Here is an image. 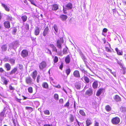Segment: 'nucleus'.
I'll return each instance as SVG.
<instances>
[{
    "label": "nucleus",
    "mask_w": 126,
    "mask_h": 126,
    "mask_svg": "<svg viewBox=\"0 0 126 126\" xmlns=\"http://www.w3.org/2000/svg\"><path fill=\"white\" fill-rule=\"evenodd\" d=\"M64 41L63 38H60V39L58 40L57 42V45L58 47H64L63 45H63L64 44L63 43Z\"/></svg>",
    "instance_id": "obj_1"
},
{
    "label": "nucleus",
    "mask_w": 126,
    "mask_h": 126,
    "mask_svg": "<svg viewBox=\"0 0 126 126\" xmlns=\"http://www.w3.org/2000/svg\"><path fill=\"white\" fill-rule=\"evenodd\" d=\"M120 121V119L118 117H115L113 118L111 120L112 124L115 125L118 124L119 123Z\"/></svg>",
    "instance_id": "obj_2"
},
{
    "label": "nucleus",
    "mask_w": 126,
    "mask_h": 126,
    "mask_svg": "<svg viewBox=\"0 0 126 126\" xmlns=\"http://www.w3.org/2000/svg\"><path fill=\"white\" fill-rule=\"evenodd\" d=\"M46 63L45 61H43L39 65V67L40 69L42 70L46 66Z\"/></svg>",
    "instance_id": "obj_3"
},
{
    "label": "nucleus",
    "mask_w": 126,
    "mask_h": 126,
    "mask_svg": "<svg viewBox=\"0 0 126 126\" xmlns=\"http://www.w3.org/2000/svg\"><path fill=\"white\" fill-rule=\"evenodd\" d=\"M28 54V51L26 50H24L22 52L21 55L22 57L23 58L27 57Z\"/></svg>",
    "instance_id": "obj_4"
},
{
    "label": "nucleus",
    "mask_w": 126,
    "mask_h": 126,
    "mask_svg": "<svg viewBox=\"0 0 126 126\" xmlns=\"http://www.w3.org/2000/svg\"><path fill=\"white\" fill-rule=\"evenodd\" d=\"M65 7L66 9L67 10H70L72 9L73 5L71 3L69 2L66 5Z\"/></svg>",
    "instance_id": "obj_5"
},
{
    "label": "nucleus",
    "mask_w": 126,
    "mask_h": 126,
    "mask_svg": "<svg viewBox=\"0 0 126 126\" xmlns=\"http://www.w3.org/2000/svg\"><path fill=\"white\" fill-rule=\"evenodd\" d=\"M26 81L27 83L29 85H31L32 84V79L30 77L26 78Z\"/></svg>",
    "instance_id": "obj_6"
},
{
    "label": "nucleus",
    "mask_w": 126,
    "mask_h": 126,
    "mask_svg": "<svg viewBox=\"0 0 126 126\" xmlns=\"http://www.w3.org/2000/svg\"><path fill=\"white\" fill-rule=\"evenodd\" d=\"M81 55L82 59L83 61L84 62L85 64L86 65L87 67V68H88L90 70H91V69L88 67V66L87 65V62L86 61V59L85 58L84 56L83 55V54H81Z\"/></svg>",
    "instance_id": "obj_7"
},
{
    "label": "nucleus",
    "mask_w": 126,
    "mask_h": 126,
    "mask_svg": "<svg viewBox=\"0 0 126 126\" xmlns=\"http://www.w3.org/2000/svg\"><path fill=\"white\" fill-rule=\"evenodd\" d=\"M49 29L48 27H46L43 33V35L44 36H46L48 32Z\"/></svg>",
    "instance_id": "obj_8"
},
{
    "label": "nucleus",
    "mask_w": 126,
    "mask_h": 126,
    "mask_svg": "<svg viewBox=\"0 0 126 126\" xmlns=\"http://www.w3.org/2000/svg\"><path fill=\"white\" fill-rule=\"evenodd\" d=\"M40 32V29L38 27H36L35 29L34 34L36 35H39Z\"/></svg>",
    "instance_id": "obj_9"
},
{
    "label": "nucleus",
    "mask_w": 126,
    "mask_h": 126,
    "mask_svg": "<svg viewBox=\"0 0 126 126\" xmlns=\"http://www.w3.org/2000/svg\"><path fill=\"white\" fill-rule=\"evenodd\" d=\"M1 6L5 9V10L7 12H9L10 11L9 8L5 4L2 3H1Z\"/></svg>",
    "instance_id": "obj_10"
},
{
    "label": "nucleus",
    "mask_w": 126,
    "mask_h": 126,
    "mask_svg": "<svg viewBox=\"0 0 126 126\" xmlns=\"http://www.w3.org/2000/svg\"><path fill=\"white\" fill-rule=\"evenodd\" d=\"M5 67L6 69V70L9 71L10 70L11 68L10 65L8 63H6L5 64Z\"/></svg>",
    "instance_id": "obj_11"
},
{
    "label": "nucleus",
    "mask_w": 126,
    "mask_h": 126,
    "mask_svg": "<svg viewBox=\"0 0 126 126\" xmlns=\"http://www.w3.org/2000/svg\"><path fill=\"white\" fill-rule=\"evenodd\" d=\"M74 76L77 78H79L80 77V75L79 72L77 70L75 71L73 73Z\"/></svg>",
    "instance_id": "obj_12"
},
{
    "label": "nucleus",
    "mask_w": 126,
    "mask_h": 126,
    "mask_svg": "<svg viewBox=\"0 0 126 126\" xmlns=\"http://www.w3.org/2000/svg\"><path fill=\"white\" fill-rule=\"evenodd\" d=\"M37 75V72L36 70H35L34 71L31 75L32 78L34 80H35L36 79V76Z\"/></svg>",
    "instance_id": "obj_13"
},
{
    "label": "nucleus",
    "mask_w": 126,
    "mask_h": 126,
    "mask_svg": "<svg viewBox=\"0 0 126 126\" xmlns=\"http://www.w3.org/2000/svg\"><path fill=\"white\" fill-rule=\"evenodd\" d=\"M4 25L5 28H9L10 27V22L8 21H5L4 22Z\"/></svg>",
    "instance_id": "obj_14"
},
{
    "label": "nucleus",
    "mask_w": 126,
    "mask_h": 126,
    "mask_svg": "<svg viewBox=\"0 0 126 126\" xmlns=\"http://www.w3.org/2000/svg\"><path fill=\"white\" fill-rule=\"evenodd\" d=\"M86 126H89L92 124L91 120L89 119H88L86 120Z\"/></svg>",
    "instance_id": "obj_15"
},
{
    "label": "nucleus",
    "mask_w": 126,
    "mask_h": 126,
    "mask_svg": "<svg viewBox=\"0 0 126 126\" xmlns=\"http://www.w3.org/2000/svg\"><path fill=\"white\" fill-rule=\"evenodd\" d=\"M60 17L63 21L66 20L68 17L67 16L64 15H61L60 16Z\"/></svg>",
    "instance_id": "obj_16"
},
{
    "label": "nucleus",
    "mask_w": 126,
    "mask_h": 126,
    "mask_svg": "<svg viewBox=\"0 0 126 126\" xmlns=\"http://www.w3.org/2000/svg\"><path fill=\"white\" fill-rule=\"evenodd\" d=\"M98 85V81H95L93 83V87L94 89H95L97 87Z\"/></svg>",
    "instance_id": "obj_17"
},
{
    "label": "nucleus",
    "mask_w": 126,
    "mask_h": 126,
    "mask_svg": "<svg viewBox=\"0 0 126 126\" xmlns=\"http://www.w3.org/2000/svg\"><path fill=\"white\" fill-rule=\"evenodd\" d=\"M113 98L116 101H120V98L118 95H116L113 97Z\"/></svg>",
    "instance_id": "obj_18"
},
{
    "label": "nucleus",
    "mask_w": 126,
    "mask_h": 126,
    "mask_svg": "<svg viewBox=\"0 0 126 126\" xmlns=\"http://www.w3.org/2000/svg\"><path fill=\"white\" fill-rule=\"evenodd\" d=\"M58 9V5L56 4L53 5L52 6V9L53 10L56 11Z\"/></svg>",
    "instance_id": "obj_19"
},
{
    "label": "nucleus",
    "mask_w": 126,
    "mask_h": 126,
    "mask_svg": "<svg viewBox=\"0 0 126 126\" xmlns=\"http://www.w3.org/2000/svg\"><path fill=\"white\" fill-rule=\"evenodd\" d=\"M92 93V90L91 89H89L86 92L85 94L86 95L90 96L91 95Z\"/></svg>",
    "instance_id": "obj_20"
},
{
    "label": "nucleus",
    "mask_w": 126,
    "mask_h": 126,
    "mask_svg": "<svg viewBox=\"0 0 126 126\" xmlns=\"http://www.w3.org/2000/svg\"><path fill=\"white\" fill-rule=\"evenodd\" d=\"M115 50L118 55H122L123 52L122 50H118L117 48H115Z\"/></svg>",
    "instance_id": "obj_21"
},
{
    "label": "nucleus",
    "mask_w": 126,
    "mask_h": 126,
    "mask_svg": "<svg viewBox=\"0 0 126 126\" xmlns=\"http://www.w3.org/2000/svg\"><path fill=\"white\" fill-rule=\"evenodd\" d=\"M19 45V42L18 41H16L13 42L12 43V45L13 47H18Z\"/></svg>",
    "instance_id": "obj_22"
},
{
    "label": "nucleus",
    "mask_w": 126,
    "mask_h": 126,
    "mask_svg": "<svg viewBox=\"0 0 126 126\" xmlns=\"http://www.w3.org/2000/svg\"><path fill=\"white\" fill-rule=\"evenodd\" d=\"M70 57L68 55L66 57L65 61L66 63H68L70 62Z\"/></svg>",
    "instance_id": "obj_23"
},
{
    "label": "nucleus",
    "mask_w": 126,
    "mask_h": 126,
    "mask_svg": "<svg viewBox=\"0 0 126 126\" xmlns=\"http://www.w3.org/2000/svg\"><path fill=\"white\" fill-rule=\"evenodd\" d=\"M21 18L22 21L24 22H25L27 20V16L25 15L22 16Z\"/></svg>",
    "instance_id": "obj_24"
},
{
    "label": "nucleus",
    "mask_w": 126,
    "mask_h": 126,
    "mask_svg": "<svg viewBox=\"0 0 126 126\" xmlns=\"http://www.w3.org/2000/svg\"><path fill=\"white\" fill-rule=\"evenodd\" d=\"M42 86L44 88L47 89L48 88V85L47 83L44 82L42 84Z\"/></svg>",
    "instance_id": "obj_25"
},
{
    "label": "nucleus",
    "mask_w": 126,
    "mask_h": 126,
    "mask_svg": "<svg viewBox=\"0 0 126 126\" xmlns=\"http://www.w3.org/2000/svg\"><path fill=\"white\" fill-rule=\"evenodd\" d=\"M102 89H100L97 92L96 95L97 96H99L102 93Z\"/></svg>",
    "instance_id": "obj_26"
},
{
    "label": "nucleus",
    "mask_w": 126,
    "mask_h": 126,
    "mask_svg": "<svg viewBox=\"0 0 126 126\" xmlns=\"http://www.w3.org/2000/svg\"><path fill=\"white\" fill-rule=\"evenodd\" d=\"M105 109L107 111L109 112L111 110V108L109 105H107L106 106Z\"/></svg>",
    "instance_id": "obj_27"
},
{
    "label": "nucleus",
    "mask_w": 126,
    "mask_h": 126,
    "mask_svg": "<svg viewBox=\"0 0 126 126\" xmlns=\"http://www.w3.org/2000/svg\"><path fill=\"white\" fill-rule=\"evenodd\" d=\"M17 69L16 68H14L10 72V74L12 75L13 74L15 73V72L17 71Z\"/></svg>",
    "instance_id": "obj_28"
},
{
    "label": "nucleus",
    "mask_w": 126,
    "mask_h": 126,
    "mask_svg": "<svg viewBox=\"0 0 126 126\" xmlns=\"http://www.w3.org/2000/svg\"><path fill=\"white\" fill-rule=\"evenodd\" d=\"M120 109L121 111L124 113L126 112V107H121Z\"/></svg>",
    "instance_id": "obj_29"
},
{
    "label": "nucleus",
    "mask_w": 126,
    "mask_h": 126,
    "mask_svg": "<svg viewBox=\"0 0 126 126\" xmlns=\"http://www.w3.org/2000/svg\"><path fill=\"white\" fill-rule=\"evenodd\" d=\"M54 98L56 100H58L59 99L58 95L56 94H55L54 95Z\"/></svg>",
    "instance_id": "obj_30"
},
{
    "label": "nucleus",
    "mask_w": 126,
    "mask_h": 126,
    "mask_svg": "<svg viewBox=\"0 0 126 126\" xmlns=\"http://www.w3.org/2000/svg\"><path fill=\"white\" fill-rule=\"evenodd\" d=\"M25 109L26 110H28V111L29 112H31L33 111V110L32 108L30 107H25Z\"/></svg>",
    "instance_id": "obj_31"
},
{
    "label": "nucleus",
    "mask_w": 126,
    "mask_h": 126,
    "mask_svg": "<svg viewBox=\"0 0 126 126\" xmlns=\"http://www.w3.org/2000/svg\"><path fill=\"white\" fill-rule=\"evenodd\" d=\"M106 51L109 52H111L113 51V49L111 48H105Z\"/></svg>",
    "instance_id": "obj_32"
},
{
    "label": "nucleus",
    "mask_w": 126,
    "mask_h": 126,
    "mask_svg": "<svg viewBox=\"0 0 126 126\" xmlns=\"http://www.w3.org/2000/svg\"><path fill=\"white\" fill-rule=\"evenodd\" d=\"M9 62L11 64L13 65L15 63V60L13 59H11L9 60Z\"/></svg>",
    "instance_id": "obj_33"
},
{
    "label": "nucleus",
    "mask_w": 126,
    "mask_h": 126,
    "mask_svg": "<svg viewBox=\"0 0 126 126\" xmlns=\"http://www.w3.org/2000/svg\"><path fill=\"white\" fill-rule=\"evenodd\" d=\"M54 29L55 31L57 33L58 32V29L57 26L56 24H54L53 26Z\"/></svg>",
    "instance_id": "obj_34"
},
{
    "label": "nucleus",
    "mask_w": 126,
    "mask_h": 126,
    "mask_svg": "<svg viewBox=\"0 0 126 126\" xmlns=\"http://www.w3.org/2000/svg\"><path fill=\"white\" fill-rule=\"evenodd\" d=\"M79 113L82 116H85L86 115L85 113L82 110H80L79 111Z\"/></svg>",
    "instance_id": "obj_35"
},
{
    "label": "nucleus",
    "mask_w": 126,
    "mask_h": 126,
    "mask_svg": "<svg viewBox=\"0 0 126 126\" xmlns=\"http://www.w3.org/2000/svg\"><path fill=\"white\" fill-rule=\"evenodd\" d=\"M69 119L70 121V122H72L74 121V118L73 115H71L70 117L69 118Z\"/></svg>",
    "instance_id": "obj_36"
},
{
    "label": "nucleus",
    "mask_w": 126,
    "mask_h": 126,
    "mask_svg": "<svg viewBox=\"0 0 126 126\" xmlns=\"http://www.w3.org/2000/svg\"><path fill=\"white\" fill-rule=\"evenodd\" d=\"M84 79L86 82L87 83H88L89 82L90 80L87 77H85L84 78Z\"/></svg>",
    "instance_id": "obj_37"
},
{
    "label": "nucleus",
    "mask_w": 126,
    "mask_h": 126,
    "mask_svg": "<svg viewBox=\"0 0 126 126\" xmlns=\"http://www.w3.org/2000/svg\"><path fill=\"white\" fill-rule=\"evenodd\" d=\"M75 86L76 88L78 89H79L80 88V85L78 83H76L75 84Z\"/></svg>",
    "instance_id": "obj_38"
},
{
    "label": "nucleus",
    "mask_w": 126,
    "mask_h": 126,
    "mask_svg": "<svg viewBox=\"0 0 126 126\" xmlns=\"http://www.w3.org/2000/svg\"><path fill=\"white\" fill-rule=\"evenodd\" d=\"M45 114L47 115H49L50 114V112L49 110H46L44 111Z\"/></svg>",
    "instance_id": "obj_39"
},
{
    "label": "nucleus",
    "mask_w": 126,
    "mask_h": 126,
    "mask_svg": "<svg viewBox=\"0 0 126 126\" xmlns=\"http://www.w3.org/2000/svg\"><path fill=\"white\" fill-rule=\"evenodd\" d=\"M68 48H64L63 50V54H66L67 52Z\"/></svg>",
    "instance_id": "obj_40"
},
{
    "label": "nucleus",
    "mask_w": 126,
    "mask_h": 126,
    "mask_svg": "<svg viewBox=\"0 0 126 126\" xmlns=\"http://www.w3.org/2000/svg\"><path fill=\"white\" fill-rule=\"evenodd\" d=\"M71 72L70 69L69 68L67 69L66 70V73L67 76H68Z\"/></svg>",
    "instance_id": "obj_41"
},
{
    "label": "nucleus",
    "mask_w": 126,
    "mask_h": 126,
    "mask_svg": "<svg viewBox=\"0 0 126 126\" xmlns=\"http://www.w3.org/2000/svg\"><path fill=\"white\" fill-rule=\"evenodd\" d=\"M5 113L4 112H1L0 114V116L1 117V119H3V117Z\"/></svg>",
    "instance_id": "obj_42"
},
{
    "label": "nucleus",
    "mask_w": 126,
    "mask_h": 126,
    "mask_svg": "<svg viewBox=\"0 0 126 126\" xmlns=\"http://www.w3.org/2000/svg\"><path fill=\"white\" fill-rule=\"evenodd\" d=\"M54 62V63H56L57 62L58 60V58L56 57L55 56L54 57V58L53 59Z\"/></svg>",
    "instance_id": "obj_43"
},
{
    "label": "nucleus",
    "mask_w": 126,
    "mask_h": 126,
    "mask_svg": "<svg viewBox=\"0 0 126 126\" xmlns=\"http://www.w3.org/2000/svg\"><path fill=\"white\" fill-rule=\"evenodd\" d=\"M31 40L33 41V43H34V45H36V43L35 41V38L33 37H32L31 36Z\"/></svg>",
    "instance_id": "obj_44"
},
{
    "label": "nucleus",
    "mask_w": 126,
    "mask_h": 126,
    "mask_svg": "<svg viewBox=\"0 0 126 126\" xmlns=\"http://www.w3.org/2000/svg\"><path fill=\"white\" fill-rule=\"evenodd\" d=\"M7 19L8 20L12 21L13 18H12V17L11 16L8 15L7 16Z\"/></svg>",
    "instance_id": "obj_45"
},
{
    "label": "nucleus",
    "mask_w": 126,
    "mask_h": 126,
    "mask_svg": "<svg viewBox=\"0 0 126 126\" xmlns=\"http://www.w3.org/2000/svg\"><path fill=\"white\" fill-rule=\"evenodd\" d=\"M28 91L29 92L32 93V87H30L28 89Z\"/></svg>",
    "instance_id": "obj_46"
},
{
    "label": "nucleus",
    "mask_w": 126,
    "mask_h": 126,
    "mask_svg": "<svg viewBox=\"0 0 126 126\" xmlns=\"http://www.w3.org/2000/svg\"><path fill=\"white\" fill-rule=\"evenodd\" d=\"M70 104L69 102L68 101L66 104L64 105V106L65 107H67L68 108Z\"/></svg>",
    "instance_id": "obj_47"
},
{
    "label": "nucleus",
    "mask_w": 126,
    "mask_h": 126,
    "mask_svg": "<svg viewBox=\"0 0 126 126\" xmlns=\"http://www.w3.org/2000/svg\"><path fill=\"white\" fill-rule=\"evenodd\" d=\"M46 52H47L50 55H51V51H50L48 49H47L46 50Z\"/></svg>",
    "instance_id": "obj_48"
},
{
    "label": "nucleus",
    "mask_w": 126,
    "mask_h": 126,
    "mask_svg": "<svg viewBox=\"0 0 126 126\" xmlns=\"http://www.w3.org/2000/svg\"><path fill=\"white\" fill-rule=\"evenodd\" d=\"M17 31V29L16 28H14L13 29V34L14 35H15L16 33V32Z\"/></svg>",
    "instance_id": "obj_49"
},
{
    "label": "nucleus",
    "mask_w": 126,
    "mask_h": 126,
    "mask_svg": "<svg viewBox=\"0 0 126 126\" xmlns=\"http://www.w3.org/2000/svg\"><path fill=\"white\" fill-rule=\"evenodd\" d=\"M28 0L32 4L34 5H36L34 4V0Z\"/></svg>",
    "instance_id": "obj_50"
},
{
    "label": "nucleus",
    "mask_w": 126,
    "mask_h": 126,
    "mask_svg": "<svg viewBox=\"0 0 126 126\" xmlns=\"http://www.w3.org/2000/svg\"><path fill=\"white\" fill-rule=\"evenodd\" d=\"M9 89L11 90H15L14 88L10 85L9 86Z\"/></svg>",
    "instance_id": "obj_51"
},
{
    "label": "nucleus",
    "mask_w": 126,
    "mask_h": 126,
    "mask_svg": "<svg viewBox=\"0 0 126 126\" xmlns=\"http://www.w3.org/2000/svg\"><path fill=\"white\" fill-rule=\"evenodd\" d=\"M41 78L40 76H38L37 79V83H39V79Z\"/></svg>",
    "instance_id": "obj_52"
},
{
    "label": "nucleus",
    "mask_w": 126,
    "mask_h": 126,
    "mask_svg": "<svg viewBox=\"0 0 126 126\" xmlns=\"http://www.w3.org/2000/svg\"><path fill=\"white\" fill-rule=\"evenodd\" d=\"M12 120L13 121V123H14L15 126H16V121L13 118L12 119Z\"/></svg>",
    "instance_id": "obj_53"
},
{
    "label": "nucleus",
    "mask_w": 126,
    "mask_h": 126,
    "mask_svg": "<svg viewBox=\"0 0 126 126\" xmlns=\"http://www.w3.org/2000/svg\"><path fill=\"white\" fill-rule=\"evenodd\" d=\"M107 29L106 28H105L103 29V32L105 33H106L107 32Z\"/></svg>",
    "instance_id": "obj_54"
},
{
    "label": "nucleus",
    "mask_w": 126,
    "mask_h": 126,
    "mask_svg": "<svg viewBox=\"0 0 126 126\" xmlns=\"http://www.w3.org/2000/svg\"><path fill=\"white\" fill-rule=\"evenodd\" d=\"M8 81L6 79H4V83L5 85H7L8 83Z\"/></svg>",
    "instance_id": "obj_55"
},
{
    "label": "nucleus",
    "mask_w": 126,
    "mask_h": 126,
    "mask_svg": "<svg viewBox=\"0 0 126 126\" xmlns=\"http://www.w3.org/2000/svg\"><path fill=\"white\" fill-rule=\"evenodd\" d=\"M19 68L20 69H22L23 68V66L22 65L19 64Z\"/></svg>",
    "instance_id": "obj_56"
},
{
    "label": "nucleus",
    "mask_w": 126,
    "mask_h": 126,
    "mask_svg": "<svg viewBox=\"0 0 126 126\" xmlns=\"http://www.w3.org/2000/svg\"><path fill=\"white\" fill-rule=\"evenodd\" d=\"M63 99H61L59 100V102L60 103H63Z\"/></svg>",
    "instance_id": "obj_57"
},
{
    "label": "nucleus",
    "mask_w": 126,
    "mask_h": 126,
    "mask_svg": "<svg viewBox=\"0 0 126 126\" xmlns=\"http://www.w3.org/2000/svg\"><path fill=\"white\" fill-rule=\"evenodd\" d=\"M79 126H82L83 125V123L79 122V124H77Z\"/></svg>",
    "instance_id": "obj_58"
},
{
    "label": "nucleus",
    "mask_w": 126,
    "mask_h": 126,
    "mask_svg": "<svg viewBox=\"0 0 126 126\" xmlns=\"http://www.w3.org/2000/svg\"><path fill=\"white\" fill-rule=\"evenodd\" d=\"M52 50L54 51H55L56 52H57V49H56V48H52Z\"/></svg>",
    "instance_id": "obj_59"
},
{
    "label": "nucleus",
    "mask_w": 126,
    "mask_h": 126,
    "mask_svg": "<svg viewBox=\"0 0 126 126\" xmlns=\"http://www.w3.org/2000/svg\"><path fill=\"white\" fill-rule=\"evenodd\" d=\"M99 126V123L97 122H95V126Z\"/></svg>",
    "instance_id": "obj_60"
},
{
    "label": "nucleus",
    "mask_w": 126,
    "mask_h": 126,
    "mask_svg": "<svg viewBox=\"0 0 126 126\" xmlns=\"http://www.w3.org/2000/svg\"><path fill=\"white\" fill-rule=\"evenodd\" d=\"M63 67V65L62 63V64L60 65L59 66L60 68L62 70Z\"/></svg>",
    "instance_id": "obj_61"
},
{
    "label": "nucleus",
    "mask_w": 126,
    "mask_h": 126,
    "mask_svg": "<svg viewBox=\"0 0 126 126\" xmlns=\"http://www.w3.org/2000/svg\"><path fill=\"white\" fill-rule=\"evenodd\" d=\"M4 71V70H3L2 68H0V72L1 73L3 72Z\"/></svg>",
    "instance_id": "obj_62"
},
{
    "label": "nucleus",
    "mask_w": 126,
    "mask_h": 126,
    "mask_svg": "<svg viewBox=\"0 0 126 126\" xmlns=\"http://www.w3.org/2000/svg\"><path fill=\"white\" fill-rule=\"evenodd\" d=\"M43 126H52V124H45Z\"/></svg>",
    "instance_id": "obj_63"
},
{
    "label": "nucleus",
    "mask_w": 126,
    "mask_h": 126,
    "mask_svg": "<svg viewBox=\"0 0 126 126\" xmlns=\"http://www.w3.org/2000/svg\"><path fill=\"white\" fill-rule=\"evenodd\" d=\"M16 100L17 102H18L20 103H21V102H20V100H21L20 99H19L18 98H16Z\"/></svg>",
    "instance_id": "obj_64"
}]
</instances>
